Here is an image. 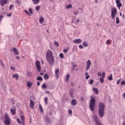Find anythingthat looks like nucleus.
<instances>
[{"label":"nucleus","instance_id":"obj_1","mask_svg":"<svg viewBox=\"0 0 125 125\" xmlns=\"http://www.w3.org/2000/svg\"><path fill=\"white\" fill-rule=\"evenodd\" d=\"M46 60L48 61L50 65H53L54 64V57L53 54L50 50H48L46 53Z\"/></svg>","mask_w":125,"mask_h":125},{"label":"nucleus","instance_id":"obj_2","mask_svg":"<svg viewBox=\"0 0 125 125\" xmlns=\"http://www.w3.org/2000/svg\"><path fill=\"white\" fill-rule=\"evenodd\" d=\"M99 114L101 118H103L105 115V104L103 103H100L99 104Z\"/></svg>","mask_w":125,"mask_h":125},{"label":"nucleus","instance_id":"obj_3","mask_svg":"<svg viewBox=\"0 0 125 125\" xmlns=\"http://www.w3.org/2000/svg\"><path fill=\"white\" fill-rule=\"evenodd\" d=\"M95 98L91 97L89 104V108L92 112H93L94 111V109H95Z\"/></svg>","mask_w":125,"mask_h":125},{"label":"nucleus","instance_id":"obj_4","mask_svg":"<svg viewBox=\"0 0 125 125\" xmlns=\"http://www.w3.org/2000/svg\"><path fill=\"white\" fill-rule=\"evenodd\" d=\"M118 13V10L116 7H113L111 8V18L112 19H115L116 16Z\"/></svg>","mask_w":125,"mask_h":125},{"label":"nucleus","instance_id":"obj_5","mask_svg":"<svg viewBox=\"0 0 125 125\" xmlns=\"http://www.w3.org/2000/svg\"><path fill=\"white\" fill-rule=\"evenodd\" d=\"M5 121L4 122V124L5 125H10V118H9V116L7 113L5 114L4 116Z\"/></svg>","mask_w":125,"mask_h":125},{"label":"nucleus","instance_id":"obj_6","mask_svg":"<svg viewBox=\"0 0 125 125\" xmlns=\"http://www.w3.org/2000/svg\"><path fill=\"white\" fill-rule=\"evenodd\" d=\"M36 65L39 72H41L42 70V67L41 66V63L40 62V61H37L36 62Z\"/></svg>","mask_w":125,"mask_h":125},{"label":"nucleus","instance_id":"obj_7","mask_svg":"<svg viewBox=\"0 0 125 125\" xmlns=\"http://www.w3.org/2000/svg\"><path fill=\"white\" fill-rule=\"evenodd\" d=\"M90 66H91V62H90V60H89L86 62V71L89 70V69L90 68Z\"/></svg>","mask_w":125,"mask_h":125},{"label":"nucleus","instance_id":"obj_8","mask_svg":"<svg viewBox=\"0 0 125 125\" xmlns=\"http://www.w3.org/2000/svg\"><path fill=\"white\" fill-rule=\"evenodd\" d=\"M55 74L56 76V79L58 80V79H59V69H56L55 70Z\"/></svg>","mask_w":125,"mask_h":125},{"label":"nucleus","instance_id":"obj_9","mask_svg":"<svg viewBox=\"0 0 125 125\" xmlns=\"http://www.w3.org/2000/svg\"><path fill=\"white\" fill-rule=\"evenodd\" d=\"M82 39H76L75 40H74L73 41V43H76V44H80V43H82Z\"/></svg>","mask_w":125,"mask_h":125},{"label":"nucleus","instance_id":"obj_10","mask_svg":"<svg viewBox=\"0 0 125 125\" xmlns=\"http://www.w3.org/2000/svg\"><path fill=\"white\" fill-rule=\"evenodd\" d=\"M6 3H7V0H0V4L1 5V6H4Z\"/></svg>","mask_w":125,"mask_h":125},{"label":"nucleus","instance_id":"obj_11","mask_svg":"<svg viewBox=\"0 0 125 125\" xmlns=\"http://www.w3.org/2000/svg\"><path fill=\"white\" fill-rule=\"evenodd\" d=\"M34 106H35V102H34L33 100H30V108H31V109H34Z\"/></svg>","mask_w":125,"mask_h":125},{"label":"nucleus","instance_id":"obj_12","mask_svg":"<svg viewBox=\"0 0 125 125\" xmlns=\"http://www.w3.org/2000/svg\"><path fill=\"white\" fill-rule=\"evenodd\" d=\"M12 51H14V52H15V54L16 55H19V51L17 50V49H16V48H13Z\"/></svg>","mask_w":125,"mask_h":125},{"label":"nucleus","instance_id":"obj_13","mask_svg":"<svg viewBox=\"0 0 125 125\" xmlns=\"http://www.w3.org/2000/svg\"><path fill=\"white\" fill-rule=\"evenodd\" d=\"M69 94L71 96V97L74 98V89H70L69 90Z\"/></svg>","mask_w":125,"mask_h":125},{"label":"nucleus","instance_id":"obj_14","mask_svg":"<svg viewBox=\"0 0 125 125\" xmlns=\"http://www.w3.org/2000/svg\"><path fill=\"white\" fill-rule=\"evenodd\" d=\"M45 120H46V121L48 124H50L51 123V121L50 120V119H49V117H48V116H47L45 117Z\"/></svg>","mask_w":125,"mask_h":125},{"label":"nucleus","instance_id":"obj_15","mask_svg":"<svg viewBox=\"0 0 125 125\" xmlns=\"http://www.w3.org/2000/svg\"><path fill=\"white\" fill-rule=\"evenodd\" d=\"M12 78L14 79H16L17 81H18V79L19 78V76H18V74H16L15 75H12Z\"/></svg>","mask_w":125,"mask_h":125},{"label":"nucleus","instance_id":"obj_16","mask_svg":"<svg viewBox=\"0 0 125 125\" xmlns=\"http://www.w3.org/2000/svg\"><path fill=\"white\" fill-rule=\"evenodd\" d=\"M10 111H11V112L12 113V115H15L16 114V109H12V108H11L10 109Z\"/></svg>","mask_w":125,"mask_h":125},{"label":"nucleus","instance_id":"obj_17","mask_svg":"<svg viewBox=\"0 0 125 125\" xmlns=\"http://www.w3.org/2000/svg\"><path fill=\"white\" fill-rule=\"evenodd\" d=\"M93 90L95 92V94H98L99 93V91H98V89L97 88H93Z\"/></svg>","mask_w":125,"mask_h":125},{"label":"nucleus","instance_id":"obj_18","mask_svg":"<svg viewBox=\"0 0 125 125\" xmlns=\"http://www.w3.org/2000/svg\"><path fill=\"white\" fill-rule=\"evenodd\" d=\"M71 104H72L73 106L77 105V101H76L75 99L72 100L71 101Z\"/></svg>","mask_w":125,"mask_h":125},{"label":"nucleus","instance_id":"obj_19","mask_svg":"<svg viewBox=\"0 0 125 125\" xmlns=\"http://www.w3.org/2000/svg\"><path fill=\"white\" fill-rule=\"evenodd\" d=\"M26 85H27V86H28V87H31V86H32V85H33V83H32L30 82H28L27 83Z\"/></svg>","mask_w":125,"mask_h":125},{"label":"nucleus","instance_id":"obj_20","mask_svg":"<svg viewBox=\"0 0 125 125\" xmlns=\"http://www.w3.org/2000/svg\"><path fill=\"white\" fill-rule=\"evenodd\" d=\"M44 21V19L43 18H41L39 20V22L41 24H42Z\"/></svg>","mask_w":125,"mask_h":125},{"label":"nucleus","instance_id":"obj_21","mask_svg":"<svg viewBox=\"0 0 125 125\" xmlns=\"http://www.w3.org/2000/svg\"><path fill=\"white\" fill-rule=\"evenodd\" d=\"M83 46H85V47H87V46H88V44L87 42L84 41L83 42Z\"/></svg>","mask_w":125,"mask_h":125},{"label":"nucleus","instance_id":"obj_22","mask_svg":"<svg viewBox=\"0 0 125 125\" xmlns=\"http://www.w3.org/2000/svg\"><path fill=\"white\" fill-rule=\"evenodd\" d=\"M21 120L22 122H25V117H24V115H21L20 116Z\"/></svg>","mask_w":125,"mask_h":125},{"label":"nucleus","instance_id":"obj_23","mask_svg":"<svg viewBox=\"0 0 125 125\" xmlns=\"http://www.w3.org/2000/svg\"><path fill=\"white\" fill-rule=\"evenodd\" d=\"M42 87L43 89H46V88H47V85H46V84H45V83H43V84H42Z\"/></svg>","mask_w":125,"mask_h":125},{"label":"nucleus","instance_id":"obj_24","mask_svg":"<svg viewBox=\"0 0 125 125\" xmlns=\"http://www.w3.org/2000/svg\"><path fill=\"white\" fill-rule=\"evenodd\" d=\"M122 3H119L118 4H117V6L118 8V9L120 10L121 9V7H122Z\"/></svg>","mask_w":125,"mask_h":125},{"label":"nucleus","instance_id":"obj_25","mask_svg":"<svg viewBox=\"0 0 125 125\" xmlns=\"http://www.w3.org/2000/svg\"><path fill=\"white\" fill-rule=\"evenodd\" d=\"M39 108L41 111V113H43V109L42 108V105H39Z\"/></svg>","mask_w":125,"mask_h":125},{"label":"nucleus","instance_id":"obj_26","mask_svg":"<svg viewBox=\"0 0 125 125\" xmlns=\"http://www.w3.org/2000/svg\"><path fill=\"white\" fill-rule=\"evenodd\" d=\"M44 80H48V79H49V77H48V75L46 74H44Z\"/></svg>","mask_w":125,"mask_h":125},{"label":"nucleus","instance_id":"obj_27","mask_svg":"<svg viewBox=\"0 0 125 125\" xmlns=\"http://www.w3.org/2000/svg\"><path fill=\"white\" fill-rule=\"evenodd\" d=\"M54 45H55V46H57V47H58V46H59V43H58V42H57V41H55L54 42Z\"/></svg>","mask_w":125,"mask_h":125},{"label":"nucleus","instance_id":"obj_28","mask_svg":"<svg viewBox=\"0 0 125 125\" xmlns=\"http://www.w3.org/2000/svg\"><path fill=\"white\" fill-rule=\"evenodd\" d=\"M33 2H34V4H37V3H39L40 0H32Z\"/></svg>","mask_w":125,"mask_h":125},{"label":"nucleus","instance_id":"obj_29","mask_svg":"<svg viewBox=\"0 0 125 125\" xmlns=\"http://www.w3.org/2000/svg\"><path fill=\"white\" fill-rule=\"evenodd\" d=\"M37 81H43L42 77V76L38 77L37 78Z\"/></svg>","mask_w":125,"mask_h":125},{"label":"nucleus","instance_id":"obj_30","mask_svg":"<svg viewBox=\"0 0 125 125\" xmlns=\"http://www.w3.org/2000/svg\"><path fill=\"white\" fill-rule=\"evenodd\" d=\"M108 81H112L113 80V75L111 74L108 77Z\"/></svg>","mask_w":125,"mask_h":125},{"label":"nucleus","instance_id":"obj_31","mask_svg":"<svg viewBox=\"0 0 125 125\" xmlns=\"http://www.w3.org/2000/svg\"><path fill=\"white\" fill-rule=\"evenodd\" d=\"M16 3L19 5H20V4H21V1L20 0H16Z\"/></svg>","mask_w":125,"mask_h":125},{"label":"nucleus","instance_id":"obj_32","mask_svg":"<svg viewBox=\"0 0 125 125\" xmlns=\"http://www.w3.org/2000/svg\"><path fill=\"white\" fill-rule=\"evenodd\" d=\"M116 24H119L120 23V19H119V17L116 18Z\"/></svg>","mask_w":125,"mask_h":125},{"label":"nucleus","instance_id":"obj_33","mask_svg":"<svg viewBox=\"0 0 125 125\" xmlns=\"http://www.w3.org/2000/svg\"><path fill=\"white\" fill-rule=\"evenodd\" d=\"M100 82H101V83H104V78L103 77H101L100 78Z\"/></svg>","mask_w":125,"mask_h":125},{"label":"nucleus","instance_id":"obj_34","mask_svg":"<svg viewBox=\"0 0 125 125\" xmlns=\"http://www.w3.org/2000/svg\"><path fill=\"white\" fill-rule=\"evenodd\" d=\"M35 9L37 11H39L41 9V6H37L36 7Z\"/></svg>","mask_w":125,"mask_h":125},{"label":"nucleus","instance_id":"obj_35","mask_svg":"<svg viewBox=\"0 0 125 125\" xmlns=\"http://www.w3.org/2000/svg\"><path fill=\"white\" fill-rule=\"evenodd\" d=\"M27 75L28 77H32V73L30 71L27 72Z\"/></svg>","mask_w":125,"mask_h":125},{"label":"nucleus","instance_id":"obj_36","mask_svg":"<svg viewBox=\"0 0 125 125\" xmlns=\"http://www.w3.org/2000/svg\"><path fill=\"white\" fill-rule=\"evenodd\" d=\"M106 44H111L112 43V42H111L110 40H108L106 42Z\"/></svg>","mask_w":125,"mask_h":125},{"label":"nucleus","instance_id":"obj_37","mask_svg":"<svg viewBox=\"0 0 125 125\" xmlns=\"http://www.w3.org/2000/svg\"><path fill=\"white\" fill-rule=\"evenodd\" d=\"M69 79H70V74H67L66 76V81H67V82H68Z\"/></svg>","mask_w":125,"mask_h":125},{"label":"nucleus","instance_id":"obj_38","mask_svg":"<svg viewBox=\"0 0 125 125\" xmlns=\"http://www.w3.org/2000/svg\"><path fill=\"white\" fill-rule=\"evenodd\" d=\"M47 101H48V98L47 97L44 98V102L45 104H47Z\"/></svg>","mask_w":125,"mask_h":125},{"label":"nucleus","instance_id":"obj_39","mask_svg":"<svg viewBox=\"0 0 125 125\" xmlns=\"http://www.w3.org/2000/svg\"><path fill=\"white\" fill-rule=\"evenodd\" d=\"M105 76H106V73H105V72H103L102 73V78H105Z\"/></svg>","mask_w":125,"mask_h":125},{"label":"nucleus","instance_id":"obj_40","mask_svg":"<svg viewBox=\"0 0 125 125\" xmlns=\"http://www.w3.org/2000/svg\"><path fill=\"white\" fill-rule=\"evenodd\" d=\"M17 122L19 124V125H21V120H20V119H17Z\"/></svg>","mask_w":125,"mask_h":125},{"label":"nucleus","instance_id":"obj_41","mask_svg":"<svg viewBox=\"0 0 125 125\" xmlns=\"http://www.w3.org/2000/svg\"><path fill=\"white\" fill-rule=\"evenodd\" d=\"M71 7H72V5H71V4L66 5V8H67V9H69V8H71Z\"/></svg>","mask_w":125,"mask_h":125},{"label":"nucleus","instance_id":"obj_42","mask_svg":"<svg viewBox=\"0 0 125 125\" xmlns=\"http://www.w3.org/2000/svg\"><path fill=\"white\" fill-rule=\"evenodd\" d=\"M60 58H62V59L64 58V55L63 54V53L60 54Z\"/></svg>","mask_w":125,"mask_h":125},{"label":"nucleus","instance_id":"obj_43","mask_svg":"<svg viewBox=\"0 0 125 125\" xmlns=\"http://www.w3.org/2000/svg\"><path fill=\"white\" fill-rule=\"evenodd\" d=\"M0 64H1L2 67H4V63H3V62H2V61L0 60Z\"/></svg>","mask_w":125,"mask_h":125},{"label":"nucleus","instance_id":"obj_44","mask_svg":"<svg viewBox=\"0 0 125 125\" xmlns=\"http://www.w3.org/2000/svg\"><path fill=\"white\" fill-rule=\"evenodd\" d=\"M29 12H30V13H31V14H33V10L32 9V8L29 9Z\"/></svg>","mask_w":125,"mask_h":125},{"label":"nucleus","instance_id":"obj_45","mask_svg":"<svg viewBox=\"0 0 125 125\" xmlns=\"http://www.w3.org/2000/svg\"><path fill=\"white\" fill-rule=\"evenodd\" d=\"M116 4H118V3H121V0H116Z\"/></svg>","mask_w":125,"mask_h":125},{"label":"nucleus","instance_id":"obj_46","mask_svg":"<svg viewBox=\"0 0 125 125\" xmlns=\"http://www.w3.org/2000/svg\"><path fill=\"white\" fill-rule=\"evenodd\" d=\"M12 8H13V5H10L9 8V10H11Z\"/></svg>","mask_w":125,"mask_h":125},{"label":"nucleus","instance_id":"obj_47","mask_svg":"<svg viewBox=\"0 0 125 125\" xmlns=\"http://www.w3.org/2000/svg\"><path fill=\"white\" fill-rule=\"evenodd\" d=\"M77 64H74L72 66V70L74 71V69H75V68H76V67H77Z\"/></svg>","mask_w":125,"mask_h":125},{"label":"nucleus","instance_id":"obj_48","mask_svg":"<svg viewBox=\"0 0 125 125\" xmlns=\"http://www.w3.org/2000/svg\"><path fill=\"white\" fill-rule=\"evenodd\" d=\"M79 48H80V49H83V45H82V44H80V45L79 46Z\"/></svg>","mask_w":125,"mask_h":125},{"label":"nucleus","instance_id":"obj_49","mask_svg":"<svg viewBox=\"0 0 125 125\" xmlns=\"http://www.w3.org/2000/svg\"><path fill=\"white\" fill-rule=\"evenodd\" d=\"M68 114H70V115H72V110H71V109L68 110Z\"/></svg>","mask_w":125,"mask_h":125},{"label":"nucleus","instance_id":"obj_50","mask_svg":"<svg viewBox=\"0 0 125 125\" xmlns=\"http://www.w3.org/2000/svg\"><path fill=\"white\" fill-rule=\"evenodd\" d=\"M24 12H25V13H26V14H28V15H31L30 14V13H29V12H28V11H27L26 10L24 11Z\"/></svg>","mask_w":125,"mask_h":125},{"label":"nucleus","instance_id":"obj_51","mask_svg":"<svg viewBox=\"0 0 125 125\" xmlns=\"http://www.w3.org/2000/svg\"><path fill=\"white\" fill-rule=\"evenodd\" d=\"M73 14L74 15H78V12L77 11H75L73 12Z\"/></svg>","mask_w":125,"mask_h":125},{"label":"nucleus","instance_id":"obj_52","mask_svg":"<svg viewBox=\"0 0 125 125\" xmlns=\"http://www.w3.org/2000/svg\"><path fill=\"white\" fill-rule=\"evenodd\" d=\"M89 78H90V76H89V75H86L85 77L86 80H88V79H89Z\"/></svg>","mask_w":125,"mask_h":125},{"label":"nucleus","instance_id":"obj_53","mask_svg":"<svg viewBox=\"0 0 125 125\" xmlns=\"http://www.w3.org/2000/svg\"><path fill=\"white\" fill-rule=\"evenodd\" d=\"M89 83L90 84H92V83H93V80H90Z\"/></svg>","mask_w":125,"mask_h":125},{"label":"nucleus","instance_id":"obj_54","mask_svg":"<svg viewBox=\"0 0 125 125\" xmlns=\"http://www.w3.org/2000/svg\"><path fill=\"white\" fill-rule=\"evenodd\" d=\"M98 76H99V77H101V76H102V74H101V72H98Z\"/></svg>","mask_w":125,"mask_h":125},{"label":"nucleus","instance_id":"obj_55","mask_svg":"<svg viewBox=\"0 0 125 125\" xmlns=\"http://www.w3.org/2000/svg\"><path fill=\"white\" fill-rule=\"evenodd\" d=\"M11 15H12V13H11L10 14H7V16H8V17H10V16H11Z\"/></svg>","mask_w":125,"mask_h":125},{"label":"nucleus","instance_id":"obj_56","mask_svg":"<svg viewBox=\"0 0 125 125\" xmlns=\"http://www.w3.org/2000/svg\"><path fill=\"white\" fill-rule=\"evenodd\" d=\"M125 81H123L122 82H121V84L122 85H124V84H125Z\"/></svg>","mask_w":125,"mask_h":125},{"label":"nucleus","instance_id":"obj_57","mask_svg":"<svg viewBox=\"0 0 125 125\" xmlns=\"http://www.w3.org/2000/svg\"><path fill=\"white\" fill-rule=\"evenodd\" d=\"M120 82H121V79L117 81V84H120Z\"/></svg>","mask_w":125,"mask_h":125},{"label":"nucleus","instance_id":"obj_58","mask_svg":"<svg viewBox=\"0 0 125 125\" xmlns=\"http://www.w3.org/2000/svg\"><path fill=\"white\" fill-rule=\"evenodd\" d=\"M22 125H25V121L21 122Z\"/></svg>","mask_w":125,"mask_h":125},{"label":"nucleus","instance_id":"obj_59","mask_svg":"<svg viewBox=\"0 0 125 125\" xmlns=\"http://www.w3.org/2000/svg\"><path fill=\"white\" fill-rule=\"evenodd\" d=\"M37 85H41V83H40V82H37Z\"/></svg>","mask_w":125,"mask_h":125},{"label":"nucleus","instance_id":"obj_60","mask_svg":"<svg viewBox=\"0 0 125 125\" xmlns=\"http://www.w3.org/2000/svg\"><path fill=\"white\" fill-rule=\"evenodd\" d=\"M67 50L66 49L63 50V52H65V53H67Z\"/></svg>","mask_w":125,"mask_h":125},{"label":"nucleus","instance_id":"obj_61","mask_svg":"<svg viewBox=\"0 0 125 125\" xmlns=\"http://www.w3.org/2000/svg\"><path fill=\"white\" fill-rule=\"evenodd\" d=\"M77 23H79L80 22V20L78 19L76 21Z\"/></svg>","mask_w":125,"mask_h":125},{"label":"nucleus","instance_id":"obj_62","mask_svg":"<svg viewBox=\"0 0 125 125\" xmlns=\"http://www.w3.org/2000/svg\"><path fill=\"white\" fill-rule=\"evenodd\" d=\"M46 93L47 94H49L50 92H49V91H46Z\"/></svg>","mask_w":125,"mask_h":125},{"label":"nucleus","instance_id":"obj_63","mask_svg":"<svg viewBox=\"0 0 125 125\" xmlns=\"http://www.w3.org/2000/svg\"><path fill=\"white\" fill-rule=\"evenodd\" d=\"M85 76H88V73L86 72L85 74Z\"/></svg>","mask_w":125,"mask_h":125},{"label":"nucleus","instance_id":"obj_64","mask_svg":"<svg viewBox=\"0 0 125 125\" xmlns=\"http://www.w3.org/2000/svg\"><path fill=\"white\" fill-rule=\"evenodd\" d=\"M123 97L125 99V93L123 94Z\"/></svg>","mask_w":125,"mask_h":125}]
</instances>
